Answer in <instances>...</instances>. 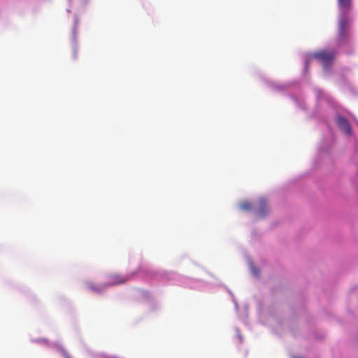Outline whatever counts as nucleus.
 <instances>
[{"label": "nucleus", "mask_w": 358, "mask_h": 358, "mask_svg": "<svg viewBox=\"0 0 358 358\" xmlns=\"http://www.w3.org/2000/svg\"><path fill=\"white\" fill-rule=\"evenodd\" d=\"M130 276L123 275L118 273L112 274L109 276V281L106 284L105 287L115 286L127 282Z\"/></svg>", "instance_id": "3"}, {"label": "nucleus", "mask_w": 358, "mask_h": 358, "mask_svg": "<svg viewBox=\"0 0 358 358\" xmlns=\"http://www.w3.org/2000/svg\"><path fill=\"white\" fill-rule=\"evenodd\" d=\"M256 207L257 208V215L259 217H264L268 214V208L267 206L266 200L264 199H260L258 201Z\"/></svg>", "instance_id": "6"}, {"label": "nucleus", "mask_w": 358, "mask_h": 358, "mask_svg": "<svg viewBox=\"0 0 358 358\" xmlns=\"http://www.w3.org/2000/svg\"><path fill=\"white\" fill-rule=\"evenodd\" d=\"M90 289H91L92 290H93V291H95V292H100V289H97V288L94 287V286H90Z\"/></svg>", "instance_id": "9"}, {"label": "nucleus", "mask_w": 358, "mask_h": 358, "mask_svg": "<svg viewBox=\"0 0 358 358\" xmlns=\"http://www.w3.org/2000/svg\"><path fill=\"white\" fill-rule=\"evenodd\" d=\"M336 123L341 130L344 131L348 135L352 134V129L348 120L343 117H338L336 119Z\"/></svg>", "instance_id": "4"}, {"label": "nucleus", "mask_w": 358, "mask_h": 358, "mask_svg": "<svg viewBox=\"0 0 358 358\" xmlns=\"http://www.w3.org/2000/svg\"><path fill=\"white\" fill-rule=\"evenodd\" d=\"M240 207L242 210H249L251 209L252 206L250 202L248 201H243L240 204Z\"/></svg>", "instance_id": "7"}, {"label": "nucleus", "mask_w": 358, "mask_h": 358, "mask_svg": "<svg viewBox=\"0 0 358 358\" xmlns=\"http://www.w3.org/2000/svg\"><path fill=\"white\" fill-rule=\"evenodd\" d=\"M295 358H301V357H295Z\"/></svg>", "instance_id": "10"}, {"label": "nucleus", "mask_w": 358, "mask_h": 358, "mask_svg": "<svg viewBox=\"0 0 358 358\" xmlns=\"http://www.w3.org/2000/svg\"><path fill=\"white\" fill-rule=\"evenodd\" d=\"M336 55L334 50H322L315 52L313 57L320 62L324 69H328L333 63Z\"/></svg>", "instance_id": "2"}, {"label": "nucleus", "mask_w": 358, "mask_h": 358, "mask_svg": "<svg viewBox=\"0 0 358 358\" xmlns=\"http://www.w3.org/2000/svg\"><path fill=\"white\" fill-rule=\"evenodd\" d=\"M251 271L255 275L258 276L259 275V270L255 266H251Z\"/></svg>", "instance_id": "8"}, {"label": "nucleus", "mask_w": 358, "mask_h": 358, "mask_svg": "<svg viewBox=\"0 0 358 358\" xmlns=\"http://www.w3.org/2000/svg\"><path fill=\"white\" fill-rule=\"evenodd\" d=\"M341 15L348 16L352 8V0H337Z\"/></svg>", "instance_id": "5"}, {"label": "nucleus", "mask_w": 358, "mask_h": 358, "mask_svg": "<svg viewBox=\"0 0 358 358\" xmlns=\"http://www.w3.org/2000/svg\"><path fill=\"white\" fill-rule=\"evenodd\" d=\"M350 38V19L348 16L341 15L338 20L337 45L338 46L345 45L349 41Z\"/></svg>", "instance_id": "1"}]
</instances>
